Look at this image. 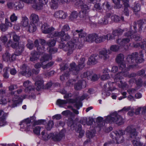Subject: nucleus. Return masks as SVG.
Here are the masks:
<instances>
[{"instance_id":"obj_38","label":"nucleus","mask_w":146,"mask_h":146,"mask_svg":"<svg viewBox=\"0 0 146 146\" xmlns=\"http://www.w3.org/2000/svg\"><path fill=\"white\" fill-rule=\"evenodd\" d=\"M58 0H51L50 3V6L52 9H56L58 6Z\"/></svg>"},{"instance_id":"obj_63","label":"nucleus","mask_w":146,"mask_h":146,"mask_svg":"<svg viewBox=\"0 0 146 146\" xmlns=\"http://www.w3.org/2000/svg\"><path fill=\"white\" fill-rule=\"evenodd\" d=\"M7 27L5 24H1L0 25V29L3 31H5L7 29Z\"/></svg>"},{"instance_id":"obj_29","label":"nucleus","mask_w":146,"mask_h":146,"mask_svg":"<svg viewBox=\"0 0 146 146\" xmlns=\"http://www.w3.org/2000/svg\"><path fill=\"white\" fill-rule=\"evenodd\" d=\"M29 23V19L26 16L22 17V20L20 23V26L22 27H25L28 26Z\"/></svg>"},{"instance_id":"obj_33","label":"nucleus","mask_w":146,"mask_h":146,"mask_svg":"<svg viewBox=\"0 0 146 146\" xmlns=\"http://www.w3.org/2000/svg\"><path fill=\"white\" fill-rule=\"evenodd\" d=\"M37 55L38 54L36 52H32L30 58V60L32 62H34L38 60L39 57L37 56Z\"/></svg>"},{"instance_id":"obj_56","label":"nucleus","mask_w":146,"mask_h":146,"mask_svg":"<svg viewBox=\"0 0 146 146\" xmlns=\"http://www.w3.org/2000/svg\"><path fill=\"white\" fill-rule=\"evenodd\" d=\"M27 47L30 49H32L33 47V41L31 40H28V43L27 45Z\"/></svg>"},{"instance_id":"obj_2","label":"nucleus","mask_w":146,"mask_h":146,"mask_svg":"<svg viewBox=\"0 0 146 146\" xmlns=\"http://www.w3.org/2000/svg\"><path fill=\"white\" fill-rule=\"evenodd\" d=\"M70 29V28L68 25H65L63 26L60 32L55 31L53 35L55 37H58L60 38L61 40L67 41L70 38V37L68 33H65V32H67Z\"/></svg>"},{"instance_id":"obj_25","label":"nucleus","mask_w":146,"mask_h":146,"mask_svg":"<svg viewBox=\"0 0 146 146\" xmlns=\"http://www.w3.org/2000/svg\"><path fill=\"white\" fill-rule=\"evenodd\" d=\"M128 29L127 28H125L123 29H117L113 31L112 32V34L114 36H119L121 35L124 31H127Z\"/></svg>"},{"instance_id":"obj_17","label":"nucleus","mask_w":146,"mask_h":146,"mask_svg":"<svg viewBox=\"0 0 146 146\" xmlns=\"http://www.w3.org/2000/svg\"><path fill=\"white\" fill-rule=\"evenodd\" d=\"M42 0H34L33 2L34 5L32 6L34 8L37 10L40 9L42 7L43 4Z\"/></svg>"},{"instance_id":"obj_23","label":"nucleus","mask_w":146,"mask_h":146,"mask_svg":"<svg viewBox=\"0 0 146 146\" xmlns=\"http://www.w3.org/2000/svg\"><path fill=\"white\" fill-rule=\"evenodd\" d=\"M72 32L73 33V37H74L75 38L76 37L74 36L77 34L78 35L79 37L80 38L84 37L86 35V33L83 32L82 29L77 30H76L75 32H73L72 31Z\"/></svg>"},{"instance_id":"obj_11","label":"nucleus","mask_w":146,"mask_h":146,"mask_svg":"<svg viewBox=\"0 0 146 146\" xmlns=\"http://www.w3.org/2000/svg\"><path fill=\"white\" fill-rule=\"evenodd\" d=\"M65 132V130L62 129L58 134H54L53 133V135L52 136L51 139L54 141H60L64 136Z\"/></svg>"},{"instance_id":"obj_37","label":"nucleus","mask_w":146,"mask_h":146,"mask_svg":"<svg viewBox=\"0 0 146 146\" xmlns=\"http://www.w3.org/2000/svg\"><path fill=\"white\" fill-rule=\"evenodd\" d=\"M85 59L84 58H82L79 61L78 67L79 68V71L83 68L85 66Z\"/></svg>"},{"instance_id":"obj_36","label":"nucleus","mask_w":146,"mask_h":146,"mask_svg":"<svg viewBox=\"0 0 146 146\" xmlns=\"http://www.w3.org/2000/svg\"><path fill=\"white\" fill-rule=\"evenodd\" d=\"M84 11H82L81 13V15H80L81 18V20H82L83 22H89V21H90V19L88 16L86 15L85 13H84Z\"/></svg>"},{"instance_id":"obj_32","label":"nucleus","mask_w":146,"mask_h":146,"mask_svg":"<svg viewBox=\"0 0 146 146\" xmlns=\"http://www.w3.org/2000/svg\"><path fill=\"white\" fill-rule=\"evenodd\" d=\"M35 84L37 87L36 89L37 90H39L40 89L43 88V81L42 80L40 79L39 80L36 81L35 83Z\"/></svg>"},{"instance_id":"obj_13","label":"nucleus","mask_w":146,"mask_h":146,"mask_svg":"<svg viewBox=\"0 0 146 146\" xmlns=\"http://www.w3.org/2000/svg\"><path fill=\"white\" fill-rule=\"evenodd\" d=\"M127 131L129 134L130 137L135 138L137 136V133L135 129L133 126H128L126 129Z\"/></svg>"},{"instance_id":"obj_54","label":"nucleus","mask_w":146,"mask_h":146,"mask_svg":"<svg viewBox=\"0 0 146 146\" xmlns=\"http://www.w3.org/2000/svg\"><path fill=\"white\" fill-rule=\"evenodd\" d=\"M41 58H43L42 61L44 62V63L45 64V62L50 59L51 57L48 54H45Z\"/></svg>"},{"instance_id":"obj_31","label":"nucleus","mask_w":146,"mask_h":146,"mask_svg":"<svg viewBox=\"0 0 146 146\" xmlns=\"http://www.w3.org/2000/svg\"><path fill=\"white\" fill-rule=\"evenodd\" d=\"M96 37H97L96 34L93 33L90 34L86 37V41L91 42L94 41L95 42L96 38Z\"/></svg>"},{"instance_id":"obj_55","label":"nucleus","mask_w":146,"mask_h":146,"mask_svg":"<svg viewBox=\"0 0 146 146\" xmlns=\"http://www.w3.org/2000/svg\"><path fill=\"white\" fill-rule=\"evenodd\" d=\"M17 18V16L15 13H13L11 15L10 17V19L11 22H14L16 21Z\"/></svg>"},{"instance_id":"obj_44","label":"nucleus","mask_w":146,"mask_h":146,"mask_svg":"<svg viewBox=\"0 0 146 146\" xmlns=\"http://www.w3.org/2000/svg\"><path fill=\"white\" fill-rule=\"evenodd\" d=\"M10 56V54L8 51H7L2 56V58L4 61H7L9 60L11 61Z\"/></svg>"},{"instance_id":"obj_59","label":"nucleus","mask_w":146,"mask_h":146,"mask_svg":"<svg viewBox=\"0 0 146 146\" xmlns=\"http://www.w3.org/2000/svg\"><path fill=\"white\" fill-rule=\"evenodd\" d=\"M8 7L10 9L14 8L15 10V2H8L7 4Z\"/></svg>"},{"instance_id":"obj_30","label":"nucleus","mask_w":146,"mask_h":146,"mask_svg":"<svg viewBox=\"0 0 146 146\" xmlns=\"http://www.w3.org/2000/svg\"><path fill=\"white\" fill-rule=\"evenodd\" d=\"M45 131H43L41 132L42 137L43 140L45 141H47L49 139L51 138L52 136L53 135V133H50L49 134L46 133Z\"/></svg>"},{"instance_id":"obj_52","label":"nucleus","mask_w":146,"mask_h":146,"mask_svg":"<svg viewBox=\"0 0 146 146\" xmlns=\"http://www.w3.org/2000/svg\"><path fill=\"white\" fill-rule=\"evenodd\" d=\"M95 133L94 130H92L91 131H88L86 133V135L89 138H92L95 136Z\"/></svg>"},{"instance_id":"obj_15","label":"nucleus","mask_w":146,"mask_h":146,"mask_svg":"<svg viewBox=\"0 0 146 146\" xmlns=\"http://www.w3.org/2000/svg\"><path fill=\"white\" fill-rule=\"evenodd\" d=\"M111 52L110 50H104L100 52L99 56L100 58L106 60L109 58L108 54H110Z\"/></svg>"},{"instance_id":"obj_61","label":"nucleus","mask_w":146,"mask_h":146,"mask_svg":"<svg viewBox=\"0 0 146 146\" xmlns=\"http://www.w3.org/2000/svg\"><path fill=\"white\" fill-rule=\"evenodd\" d=\"M45 122L44 120H39L38 121H34V125H40L43 124V123Z\"/></svg>"},{"instance_id":"obj_35","label":"nucleus","mask_w":146,"mask_h":146,"mask_svg":"<svg viewBox=\"0 0 146 146\" xmlns=\"http://www.w3.org/2000/svg\"><path fill=\"white\" fill-rule=\"evenodd\" d=\"M24 7L23 3L22 2H15V10H18L22 9Z\"/></svg>"},{"instance_id":"obj_49","label":"nucleus","mask_w":146,"mask_h":146,"mask_svg":"<svg viewBox=\"0 0 146 146\" xmlns=\"http://www.w3.org/2000/svg\"><path fill=\"white\" fill-rule=\"evenodd\" d=\"M67 103L66 100L58 99L56 101V104L59 106L61 107L62 105L66 104Z\"/></svg>"},{"instance_id":"obj_48","label":"nucleus","mask_w":146,"mask_h":146,"mask_svg":"<svg viewBox=\"0 0 146 146\" xmlns=\"http://www.w3.org/2000/svg\"><path fill=\"white\" fill-rule=\"evenodd\" d=\"M121 46H119L116 45H111L110 47V51L113 52H116L119 49V48Z\"/></svg>"},{"instance_id":"obj_41","label":"nucleus","mask_w":146,"mask_h":146,"mask_svg":"<svg viewBox=\"0 0 146 146\" xmlns=\"http://www.w3.org/2000/svg\"><path fill=\"white\" fill-rule=\"evenodd\" d=\"M29 68L26 65L23 64L21 67V70L20 71L19 73L23 76H24L25 73L27 72V69Z\"/></svg>"},{"instance_id":"obj_21","label":"nucleus","mask_w":146,"mask_h":146,"mask_svg":"<svg viewBox=\"0 0 146 146\" xmlns=\"http://www.w3.org/2000/svg\"><path fill=\"white\" fill-rule=\"evenodd\" d=\"M66 100L67 102V103L73 104L75 103H76L74 104V106L78 110L79 109L80 107L82 106V103L80 101L78 102H76V100L73 99H68Z\"/></svg>"},{"instance_id":"obj_1","label":"nucleus","mask_w":146,"mask_h":146,"mask_svg":"<svg viewBox=\"0 0 146 146\" xmlns=\"http://www.w3.org/2000/svg\"><path fill=\"white\" fill-rule=\"evenodd\" d=\"M80 42L78 40V37L75 38L74 37L72 40L68 42L66 44L64 42L60 43L59 45V48L62 49L65 51H67V54L70 55L72 54L75 48V46L76 45H79Z\"/></svg>"},{"instance_id":"obj_40","label":"nucleus","mask_w":146,"mask_h":146,"mask_svg":"<svg viewBox=\"0 0 146 146\" xmlns=\"http://www.w3.org/2000/svg\"><path fill=\"white\" fill-rule=\"evenodd\" d=\"M116 84L120 88L123 89L128 87V85L125 82H123L122 81H120L119 82L116 83Z\"/></svg>"},{"instance_id":"obj_9","label":"nucleus","mask_w":146,"mask_h":146,"mask_svg":"<svg viewBox=\"0 0 146 146\" xmlns=\"http://www.w3.org/2000/svg\"><path fill=\"white\" fill-rule=\"evenodd\" d=\"M95 42L97 43H100L104 41L106 39L110 40L112 38L111 35L110 34H108L106 35L99 36L96 34Z\"/></svg>"},{"instance_id":"obj_57","label":"nucleus","mask_w":146,"mask_h":146,"mask_svg":"<svg viewBox=\"0 0 146 146\" xmlns=\"http://www.w3.org/2000/svg\"><path fill=\"white\" fill-rule=\"evenodd\" d=\"M66 91L64 90H63L61 93L63 94H65V95L64 96V98H68L71 97L72 95L70 93H66Z\"/></svg>"},{"instance_id":"obj_5","label":"nucleus","mask_w":146,"mask_h":146,"mask_svg":"<svg viewBox=\"0 0 146 146\" xmlns=\"http://www.w3.org/2000/svg\"><path fill=\"white\" fill-rule=\"evenodd\" d=\"M124 35L127 37L124 38L122 39L120 38L116 40L117 43L121 47H124L127 45V44L130 42V39L131 37L133 34L129 31L124 33Z\"/></svg>"},{"instance_id":"obj_3","label":"nucleus","mask_w":146,"mask_h":146,"mask_svg":"<svg viewBox=\"0 0 146 146\" xmlns=\"http://www.w3.org/2000/svg\"><path fill=\"white\" fill-rule=\"evenodd\" d=\"M143 55L140 53L139 57L138 53L137 52L133 53L131 55H129L127 58L126 61L129 64H131L134 62V61L137 63H141L144 61L143 57Z\"/></svg>"},{"instance_id":"obj_14","label":"nucleus","mask_w":146,"mask_h":146,"mask_svg":"<svg viewBox=\"0 0 146 146\" xmlns=\"http://www.w3.org/2000/svg\"><path fill=\"white\" fill-rule=\"evenodd\" d=\"M42 33L45 34H48L51 33L55 30L54 28L50 27L47 24H44L41 27Z\"/></svg>"},{"instance_id":"obj_10","label":"nucleus","mask_w":146,"mask_h":146,"mask_svg":"<svg viewBox=\"0 0 146 146\" xmlns=\"http://www.w3.org/2000/svg\"><path fill=\"white\" fill-rule=\"evenodd\" d=\"M33 118V117L27 118L22 121L20 123L21 127L27 129H30L31 127V124H32L31 120Z\"/></svg>"},{"instance_id":"obj_20","label":"nucleus","mask_w":146,"mask_h":146,"mask_svg":"<svg viewBox=\"0 0 146 146\" xmlns=\"http://www.w3.org/2000/svg\"><path fill=\"white\" fill-rule=\"evenodd\" d=\"M112 85V83L111 82H109L108 83L107 86H108V88H106L107 87V84H104V88L105 89V92H104L102 93V94H104V95H106V96H109L110 95V93L109 92H107L106 91H112L113 90L112 89L111 87V85Z\"/></svg>"},{"instance_id":"obj_58","label":"nucleus","mask_w":146,"mask_h":146,"mask_svg":"<svg viewBox=\"0 0 146 146\" xmlns=\"http://www.w3.org/2000/svg\"><path fill=\"white\" fill-rule=\"evenodd\" d=\"M90 72L89 71L84 72L81 74V77L82 78L87 77L88 79V76L90 75Z\"/></svg>"},{"instance_id":"obj_34","label":"nucleus","mask_w":146,"mask_h":146,"mask_svg":"<svg viewBox=\"0 0 146 146\" xmlns=\"http://www.w3.org/2000/svg\"><path fill=\"white\" fill-rule=\"evenodd\" d=\"M111 20L115 22H118L120 21H124V17H120L116 15H114L111 16Z\"/></svg>"},{"instance_id":"obj_28","label":"nucleus","mask_w":146,"mask_h":146,"mask_svg":"<svg viewBox=\"0 0 146 146\" xmlns=\"http://www.w3.org/2000/svg\"><path fill=\"white\" fill-rule=\"evenodd\" d=\"M24 46L23 44H19V47H17L15 51V54L18 56L21 55L24 50Z\"/></svg>"},{"instance_id":"obj_16","label":"nucleus","mask_w":146,"mask_h":146,"mask_svg":"<svg viewBox=\"0 0 146 146\" xmlns=\"http://www.w3.org/2000/svg\"><path fill=\"white\" fill-rule=\"evenodd\" d=\"M86 83L84 80L79 81L74 86V88L76 90H80L86 87Z\"/></svg>"},{"instance_id":"obj_43","label":"nucleus","mask_w":146,"mask_h":146,"mask_svg":"<svg viewBox=\"0 0 146 146\" xmlns=\"http://www.w3.org/2000/svg\"><path fill=\"white\" fill-rule=\"evenodd\" d=\"M43 59V58H40V62H37L35 64L34 66L35 68L36 69H38L41 67H42L43 68V66H44V64H45L44 63V62L42 61Z\"/></svg>"},{"instance_id":"obj_22","label":"nucleus","mask_w":146,"mask_h":146,"mask_svg":"<svg viewBox=\"0 0 146 146\" xmlns=\"http://www.w3.org/2000/svg\"><path fill=\"white\" fill-rule=\"evenodd\" d=\"M100 58L99 55H93L90 56L88 60L92 64H95L97 63Z\"/></svg>"},{"instance_id":"obj_60","label":"nucleus","mask_w":146,"mask_h":146,"mask_svg":"<svg viewBox=\"0 0 146 146\" xmlns=\"http://www.w3.org/2000/svg\"><path fill=\"white\" fill-rule=\"evenodd\" d=\"M31 85V82L28 80L25 81L23 83V86L27 88L29 86Z\"/></svg>"},{"instance_id":"obj_4","label":"nucleus","mask_w":146,"mask_h":146,"mask_svg":"<svg viewBox=\"0 0 146 146\" xmlns=\"http://www.w3.org/2000/svg\"><path fill=\"white\" fill-rule=\"evenodd\" d=\"M106 121L110 123L113 122L118 125H121L123 123L122 117L116 113H114L108 116L106 119Z\"/></svg>"},{"instance_id":"obj_6","label":"nucleus","mask_w":146,"mask_h":146,"mask_svg":"<svg viewBox=\"0 0 146 146\" xmlns=\"http://www.w3.org/2000/svg\"><path fill=\"white\" fill-rule=\"evenodd\" d=\"M124 134V131L119 130L112 132L110 134V136L113 139L116 140L118 143H120L123 141L124 139L122 135Z\"/></svg>"},{"instance_id":"obj_27","label":"nucleus","mask_w":146,"mask_h":146,"mask_svg":"<svg viewBox=\"0 0 146 146\" xmlns=\"http://www.w3.org/2000/svg\"><path fill=\"white\" fill-rule=\"evenodd\" d=\"M34 44L35 46L37 47V49L38 52L40 53L43 52L45 48L44 46L41 47V46L39 45V41L38 40H36L35 41Z\"/></svg>"},{"instance_id":"obj_26","label":"nucleus","mask_w":146,"mask_h":146,"mask_svg":"<svg viewBox=\"0 0 146 146\" xmlns=\"http://www.w3.org/2000/svg\"><path fill=\"white\" fill-rule=\"evenodd\" d=\"M2 115V116L0 119V126H3L6 124V122L5 121L6 114L2 110L0 111V116Z\"/></svg>"},{"instance_id":"obj_42","label":"nucleus","mask_w":146,"mask_h":146,"mask_svg":"<svg viewBox=\"0 0 146 146\" xmlns=\"http://www.w3.org/2000/svg\"><path fill=\"white\" fill-rule=\"evenodd\" d=\"M19 44H21L19 43L18 42H13L11 40H9L8 42V45H10L13 48L16 49L19 46Z\"/></svg>"},{"instance_id":"obj_39","label":"nucleus","mask_w":146,"mask_h":146,"mask_svg":"<svg viewBox=\"0 0 146 146\" xmlns=\"http://www.w3.org/2000/svg\"><path fill=\"white\" fill-rule=\"evenodd\" d=\"M140 8V4L138 2H135L134 4V6L133 8V12L135 13L136 14V13L140 11L141 9Z\"/></svg>"},{"instance_id":"obj_51","label":"nucleus","mask_w":146,"mask_h":146,"mask_svg":"<svg viewBox=\"0 0 146 146\" xmlns=\"http://www.w3.org/2000/svg\"><path fill=\"white\" fill-rule=\"evenodd\" d=\"M53 125L54 123L53 121H52L50 120L48 123L45 127V128L47 130H50L52 128Z\"/></svg>"},{"instance_id":"obj_19","label":"nucleus","mask_w":146,"mask_h":146,"mask_svg":"<svg viewBox=\"0 0 146 146\" xmlns=\"http://www.w3.org/2000/svg\"><path fill=\"white\" fill-rule=\"evenodd\" d=\"M69 70L70 71H72L75 75L77 74L79 71L78 66H76L75 63L74 62L70 64V68Z\"/></svg>"},{"instance_id":"obj_62","label":"nucleus","mask_w":146,"mask_h":146,"mask_svg":"<svg viewBox=\"0 0 146 146\" xmlns=\"http://www.w3.org/2000/svg\"><path fill=\"white\" fill-rule=\"evenodd\" d=\"M40 128L39 126H37L33 130L34 133L38 135L40 134Z\"/></svg>"},{"instance_id":"obj_8","label":"nucleus","mask_w":146,"mask_h":146,"mask_svg":"<svg viewBox=\"0 0 146 146\" xmlns=\"http://www.w3.org/2000/svg\"><path fill=\"white\" fill-rule=\"evenodd\" d=\"M124 56L123 54H120L117 55L115 60L116 62L119 64V69L123 70H126L127 68L124 62Z\"/></svg>"},{"instance_id":"obj_50","label":"nucleus","mask_w":146,"mask_h":146,"mask_svg":"<svg viewBox=\"0 0 146 146\" xmlns=\"http://www.w3.org/2000/svg\"><path fill=\"white\" fill-rule=\"evenodd\" d=\"M98 77L97 75L94 74L92 75L91 73L90 75L88 76V79L90 80L93 81H95L98 80Z\"/></svg>"},{"instance_id":"obj_18","label":"nucleus","mask_w":146,"mask_h":146,"mask_svg":"<svg viewBox=\"0 0 146 146\" xmlns=\"http://www.w3.org/2000/svg\"><path fill=\"white\" fill-rule=\"evenodd\" d=\"M54 16L56 18L64 19L66 18L67 15L63 11H59L56 12L54 14Z\"/></svg>"},{"instance_id":"obj_53","label":"nucleus","mask_w":146,"mask_h":146,"mask_svg":"<svg viewBox=\"0 0 146 146\" xmlns=\"http://www.w3.org/2000/svg\"><path fill=\"white\" fill-rule=\"evenodd\" d=\"M78 17V12L76 11H74L72 13L70 16V18L72 20H74L76 19Z\"/></svg>"},{"instance_id":"obj_7","label":"nucleus","mask_w":146,"mask_h":146,"mask_svg":"<svg viewBox=\"0 0 146 146\" xmlns=\"http://www.w3.org/2000/svg\"><path fill=\"white\" fill-rule=\"evenodd\" d=\"M137 27L139 28V32H141L143 29L144 30H146V19H142L138 21L137 23H134L133 29L135 31H134V32H137Z\"/></svg>"},{"instance_id":"obj_46","label":"nucleus","mask_w":146,"mask_h":146,"mask_svg":"<svg viewBox=\"0 0 146 146\" xmlns=\"http://www.w3.org/2000/svg\"><path fill=\"white\" fill-rule=\"evenodd\" d=\"M135 31V30L134 29H133V30H132V31H131L130 30V31H130V32H131V33H132L133 34V35L131 37V38H132V37H133L134 39V40H135V41L140 40H141V37L139 35H133V34L134 33H135L137 32H134V31Z\"/></svg>"},{"instance_id":"obj_47","label":"nucleus","mask_w":146,"mask_h":146,"mask_svg":"<svg viewBox=\"0 0 146 146\" xmlns=\"http://www.w3.org/2000/svg\"><path fill=\"white\" fill-rule=\"evenodd\" d=\"M56 42V41L55 40L50 39L47 42L46 45H48L49 47H52L55 45Z\"/></svg>"},{"instance_id":"obj_24","label":"nucleus","mask_w":146,"mask_h":146,"mask_svg":"<svg viewBox=\"0 0 146 146\" xmlns=\"http://www.w3.org/2000/svg\"><path fill=\"white\" fill-rule=\"evenodd\" d=\"M29 19L32 23L36 24L39 21V17L38 15L35 13H32L30 15Z\"/></svg>"},{"instance_id":"obj_64","label":"nucleus","mask_w":146,"mask_h":146,"mask_svg":"<svg viewBox=\"0 0 146 146\" xmlns=\"http://www.w3.org/2000/svg\"><path fill=\"white\" fill-rule=\"evenodd\" d=\"M0 40L5 44L7 41V38L6 36H2L0 38Z\"/></svg>"},{"instance_id":"obj_45","label":"nucleus","mask_w":146,"mask_h":146,"mask_svg":"<svg viewBox=\"0 0 146 146\" xmlns=\"http://www.w3.org/2000/svg\"><path fill=\"white\" fill-rule=\"evenodd\" d=\"M36 24L33 23L30 24L28 27L29 31L30 32H33L36 30Z\"/></svg>"},{"instance_id":"obj_12","label":"nucleus","mask_w":146,"mask_h":146,"mask_svg":"<svg viewBox=\"0 0 146 146\" xmlns=\"http://www.w3.org/2000/svg\"><path fill=\"white\" fill-rule=\"evenodd\" d=\"M128 68H127L126 70H122V72H119L115 75L114 77V82H112V84L114 83H117L119 82L120 80L122 79L123 78V76L125 77L123 75L126 74V72L129 70Z\"/></svg>"}]
</instances>
